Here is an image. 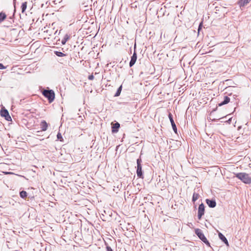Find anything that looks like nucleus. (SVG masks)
Returning a JSON list of instances; mask_svg holds the SVG:
<instances>
[{
	"label": "nucleus",
	"instance_id": "20",
	"mask_svg": "<svg viewBox=\"0 0 251 251\" xmlns=\"http://www.w3.org/2000/svg\"><path fill=\"white\" fill-rule=\"evenodd\" d=\"M27 193L25 191H22L20 192V196L23 199H25L27 197Z\"/></svg>",
	"mask_w": 251,
	"mask_h": 251
},
{
	"label": "nucleus",
	"instance_id": "26",
	"mask_svg": "<svg viewBox=\"0 0 251 251\" xmlns=\"http://www.w3.org/2000/svg\"><path fill=\"white\" fill-rule=\"evenodd\" d=\"M94 78V76L93 75H90L89 76H88V79L89 80H93Z\"/></svg>",
	"mask_w": 251,
	"mask_h": 251
},
{
	"label": "nucleus",
	"instance_id": "11",
	"mask_svg": "<svg viewBox=\"0 0 251 251\" xmlns=\"http://www.w3.org/2000/svg\"><path fill=\"white\" fill-rule=\"evenodd\" d=\"M218 236L219 238L226 245V246H229L228 242L227 239L222 233L219 232Z\"/></svg>",
	"mask_w": 251,
	"mask_h": 251
},
{
	"label": "nucleus",
	"instance_id": "28",
	"mask_svg": "<svg viewBox=\"0 0 251 251\" xmlns=\"http://www.w3.org/2000/svg\"><path fill=\"white\" fill-rule=\"evenodd\" d=\"M40 132V131H37V133H39Z\"/></svg>",
	"mask_w": 251,
	"mask_h": 251
},
{
	"label": "nucleus",
	"instance_id": "17",
	"mask_svg": "<svg viewBox=\"0 0 251 251\" xmlns=\"http://www.w3.org/2000/svg\"><path fill=\"white\" fill-rule=\"evenodd\" d=\"M70 38V35H68V34H65L61 41L62 44L65 45L67 41H68V40Z\"/></svg>",
	"mask_w": 251,
	"mask_h": 251
},
{
	"label": "nucleus",
	"instance_id": "12",
	"mask_svg": "<svg viewBox=\"0 0 251 251\" xmlns=\"http://www.w3.org/2000/svg\"><path fill=\"white\" fill-rule=\"evenodd\" d=\"M120 127V125L119 123L116 122L112 125V132L117 133L118 131L119 128Z\"/></svg>",
	"mask_w": 251,
	"mask_h": 251
},
{
	"label": "nucleus",
	"instance_id": "22",
	"mask_svg": "<svg viewBox=\"0 0 251 251\" xmlns=\"http://www.w3.org/2000/svg\"><path fill=\"white\" fill-rule=\"evenodd\" d=\"M122 86L121 85L117 89L114 96L115 97H118L120 95V94L121 93V91H122Z\"/></svg>",
	"mask_w": 251,
	"mask_h": 251
},
{
	"label": "nucleus",
	"instance_id": "8",
	"mask_svg": "<svg viewBox=\"0 0 251 251\" xmlns=\"http://www.w3.org/2000/svg\"><path fill=\"white\" fill-rule=\"evenodd\" d=\"M168 117H169V120L170 121V122L171 123V125H172V126L174 131L176 133H177V128H176V125L175 124V123L174 121L173 115L171 113H169V114L168 115Z\"/></svg>",
	"mask_w": 251,
	"mask_h": 251
},
{
	"label": "nucleus",
	"instance_id": "24",
	"mask_svg": "<svg viewBox=\"0 0 251 251\" xmlns=\"http://www.w3.org/2000/svg\"><path fill=\"white\" fill-rule=\"evenodd\" d=\"M57 138L58 139H59L61 140V139H62V137L61 135V134L60 132H58L57 134Z\"/></svg>",
	"mask_w": 251,
	"mask_h": 251
},
{
	"label": "nucleus",
	"instance_id": "27",
	"mask_svg": "<svg viewBox=\"0 0 251 251\" xmlns=\"http://www.w3.org/2000/svg\"><path fill=\"white\" fill-rule=\"evenodd\" d=\"M231 119H232V118H230V119L227 121V122H228V123H230V122H231Z\"/></svg>",
	"mask_w": 251,
	"mask_h": 251
},
{
	"label": "nucleus",
	"instance_id": "4",
	"mask_svg": "<svg viewBox=\"0 0 251 251\" xmlns=\"http://www.w3.org/2000/svg\"><path fill=\"white\" fill-rule=\"evenodd\" d=\"M142 159L140 157L137 159V170L136 174L139 178H143L144 176L142 170Z\"/></svg>",
	"mask_w": 251,
	"mask_h": 251
},
{
	"label": "nucleus",
	"instance_id": "29",
	"mask_svg": "<svg viewBox=\"0 0 251 251\" xmlns=\"http://www.w3.org/2000/svg\"><path fill=\"white\" fill-rule=\"evenodd\" d=\"M15 1H16V0H13L14 3L15 2Z\"/></svg>",
	"mask_w": 251,
	"mask_h": 251
},
{
	"label": "nucleus",
	"instance_id": "18",
	"mask_svg": "<svg viewBox=\"0 0 251 251\" xmlns=\"http://www.w3.org/2000/svg\"><path fill=\"white\" fill-rule=\"evenodd\" d=\"M26 8H27V2L25 1L24 2H23L21 6V11H22V13H24L25 12Z\"/></svg>",
	"mask_w": 251,
	"mask_h": 251
},
{
	"label": "nucleus",
	"instance_id": "10",
	"mask_svg": "<svg viewBox=\"0 0 251 251\" xmlns=\"http://www.w3.org/2000/svg\"><path fill=\"white\" fill-rule=\"evenodd\" d=\"M137 53H136V51L134 50L133 54L131 57V60L129 62V67H131L135 64V63L136 61V60H137Z\"/></svg>",
	"mask_w": 251,
	"mask_h": 251
},
{
	"label": "nucleus",
	"instance_id": "19",
	"mask_svg": "<svg viewBox=\"0 0 251 251\" xmlns=\"http://www.w3.org/2000/svg\"><path fill=\"white\" fill-rule=\"evenodd\" d=\"M199 197L200 195L198 193L194 192L193 195L192 201L194 202L196 201L199 199Z\"/></svg>",
	"mask_w": 251,
	"mask_h": 251
},
{
	"label": "nucleus",
	"instance_id": "2",
	"mask_svg": "<svg viewBox=\"0 0 251 251\" xmlns=\"http://www.w3.org/2000/svg\"><path fill=\"white\" fill-rule=\"evenodd\" d=\"M43 96L47 98L49 103L52 102L55 98V93L52 90H44L42 91Z\"/></svg>",
	"mask_w": 251,
	"mask_h": 251
},
{
	"label": "nucleus",
	"instance_id": "14",
	"mask_svg": "<svg viewBox=\"0 0 251 251\" xmlns=\"http://www.w3.org/2000/svg\"><path fill=\"white\" fill-rule=\"evenodd\" d=\"M230 101V98L228 96H225L223 101L218 104L219 106H221L224 104L228 103Z\"/></svg>",
	"mask_w": 251,
	"mask_h": 251
},
{
	"label": "nucleus",
	"instance_id": "23",
	"mask_svg": "<svg viewBox=\"0 0 251 251\" xmlns=\"http://www.w3.org/2000/svg\"><path fill=\"white\" fill-rule=\"evenodd\" d=\"M106 246V251H113L112 248L108 245L107 243H105Z\"/></svg>",
	"mask_w": 251,
	"mask_h": 251
},
{
	"label": "nucleus",
	"instance_id": "13",
	"mask_svg": "<svg viewBox=\"0 0 251 251\" xmlns=\"http://www.w3.org/2000/svg\"><path fill=\"white\" fill-rule=\"evenodd\" d=\"M48 127V124L45 121L43 120L41 122L40 127L41 128L42 131L47 130Z\"/></svg>",
	"mask_w": 251,
	"mask_h": 251
},
{
	"label": "nucleus",
	"instance_id": "16",
	"mask_svg": "<svg viewBox=\"0 0 251 251\" xmlns=\"http://www.w3.org/2000/svg\"><path fill=\"white\" fill-rule=\"evenodd\" d=\"M7 17L6 14L1 11L0 12V23H1L3 21H4Z\"/></svg>",
	"mask_w": 251,
	"mask_h": 251
},
{
	"label": "nucleus",
	"instance_id": "9",
	"mask_svg": "<svg viewBox=\"0 0 251 251\" xmlns=\"http://www.w3.org/2000/svg\"><path fill=\"white\" fill-rule=\"evenodd\" d=\"M206 203L210 208H214L216 206V202L215 200L213 199H208L205 200Z\"/></svg>",
	"mask_w": 251,
	"mask_h": 251
},
{
	"label": "nucleus",
	"instance_id": "21",
	"mask_svg": "<svg viewBox=\"0 0 251 251\" xmlns=\"http://www.w3.org/2000/svg\"><path fill=\"white\" fill-rule=\"evenodd\" d=\"M54 52L56 55H57V56H59V57H63V56H66L65 54H64V53H63L61 51H54Z\"/></svg>",
	"mask_w": 251,
	"mask_h": 251
},
{
	"label": "nucleus",
	"instance_id": "15",
	"mask_svg": "<svg viewBox=\"0 0 251 251\" xmlns=\"http://www.w3.org/2000/svg\"><path fill=\"white\" fill-rule=\"evenodd\" d=\"M251 0H240L238 1V4L240 7H243L248 4Z\"/></svg>",
	"mask_w": 251,
	"mask_h": 251
},
{
	"label": "nucleus",
	"instance_id": "25",
	"mask_svg": "<svg viewBox=\"0 0 251 251\" xmlns=\"http://www.w3.org/2000/svg\"><path fill=\"white\" fill-rule=\"evenodd\" d=\"M5 69V67L4 66V65L0 63V70H2Z\"/></svg>",
	"mask_w": 251,
	"mask_h": 251
},
{
	"label": "nucleus",
	"instance_id": "6",
	"mask_svg": "<svg viewBox=\"0 0 251 251\" xmlns=\"http://www.w3.org/2000/svg\"><path fill=\"white\" fill-rule=\"evenodd\" d=\"M1 117H4L5 119L7 121H11L12 118L9 115V112L4 107H2L0 111Z\"/></svg>",
	"mask_w": 251,
	"mask_h": 251
},
{
	"label": "nucleus",
	"instance_id": "1",
	"mask_svg": "<svg viewBox=\"0 0 251 251\" xmlns=\"http://www.w3.org/2000/svg\"><path fill=\"white\" fill-rule=\"evenodd\" d=\"M235 176L245 184L251 183V177L245 173H239L235 174Z\"/></svg>",
	"mask_w": 251,
	"mask_h": 251
},
{
	"label": "nucleus",
	"instance_id": "5",
	"mask_svg": "<svg viewBox=\"0 0 251 251\" xmlns=\"http://www.w3.org/2000/svg\"><path fill=\"white\" fill-rule=\"evenodd\" d=\"M157 15H158V17H162L165 16L166 15L167 17H168L170 16V14L168 11V9H167V7L164 6L160 8L158 10L157 12Z\"/></svg>",
	"mask_w": 251,
	"mask_h": 251
},
{
	"label": "nucleus",
	"instance_id": "3",
	"mask_svg": "<svg viewBox=\"0 0 251 251\" xmlns=\"http://www.w3.org/2000/svg\"><path fill=\"white\" fill-rule=\"evenodd\" d=\"M195 232L196 234L199 237V238L207 246H210V243L207 240L204 235L202 232L201 229L197 228L195 229Z\"/></svg>",
	"mask_w": 251,
	"mask_h": 251
},
{
	"label": "nucleus",
	"instance_id": "7",
	"mask_svg": "<svg viewBox=\"0 0 251 251\" xmlns=\"http://www.w3.org/2000/svg\"><path fill=\"white\" fill-rule=\"evenodd\" d=\"M204 205L203 203L200 204L198 208V218L199 220H201L202 216L204 214Z\"/></svg>",
	"mask_w": 251,
	"mask_h": 251
}]
</instances>
